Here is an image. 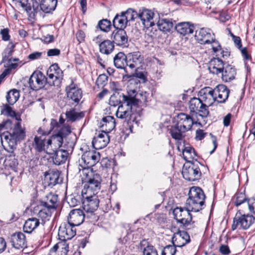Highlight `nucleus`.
Returning a JSON list of instances; mask_svg holds the SVG:
<instances>
[{
    "label": "nucleus",
    "mask_w": 255,
    "mask_h": 255,
    "mask_svg": "<svg viewBox=\"0 0 255 255\" xmlns=\"http://www.w3.org/2000/svg\"><path fill=\"white\" fill-rule=\"evenodd\" d=\"M195 37L198 43L208 45V47L211 48L214 53L220 52V54H217L216 56H219L222 55L223 56V51L218 41L215 39L214 34L210 29L201 28L196 31Z\"/></svg>",
    "instance_id": "f257e3e1"
},
{
    "label": "nucleus",
    "mask_w": 255,
    "mask_h": 255,
    "mask_svg": "<svg viewBox=\"0 0 255 255\" xmlns=\"http://www.w3.org/2000/svg\"><path fill=\"white\" fill-rule=\"evenodd\" d=\"M189 197L186 202V206L194 212L202 210L204 206L205 196L202 190L198 187H192L188 193Z\"/></svg>",
    "instance_id": "f03ea898"
},
{
    "label": "nucleus",
    "mask_w": 255,
    "mask_h": 255,
    "mask_svg": "<svg viewBox=\"0 0 255 255\" xmlns=\"http://www.w3.org/2000/svg\"><path fill=\"white\" fill-rule=\"evenodd\" d=\"M100 155L98 152L95 150L85 151L79 160V166L85 174H92V171L90 167L95 165L100 160Z\"/></svg>",
    "instance_id": "7ed1b4c3"
},
{
    "label": "nucleus",
    "mask_w": 255,
    "mask_h": 255,
    "mask_svg": "<svg viewBox=\"0 0 255 255\" xmlns=\"http://www.w3.org/2000/svg\"><path fill=\"white\" fill-rule=\"evenodd\" d=\"M85 174L87 177L85 179L86 183L82 191V194H87L89 196L96 195L100 189L101 178L100 175L94 174L93 172L91 175L90 174Z\"/></svg>",
    "instance_id": "20e7f679"
},
{
    "label": "nucleus",
    "mask_w": 255,
    "mask_h": 255,
    "mask_svg": "<svg viewBox=\"0 0 255 255\" xmlns=\"http://www.w3.org/2000/svg\"><path fill=\"white\" fill-rule=\"evenodd\" d=\"M255 220L252 215L243 214V212L239 210L234 218L232 229L247 230L254 223Z\"/></svg>",
    "instance_id": "39448f33"
},
{
    "label": "nucleus",
    "mask_w": 255,
    "mask_h": 255,
    "mask_svg": "<svg viewBox=\"0 0 255 255\" xmlns=\"http://www.w3.org/2000/svg\"><path fill=\"white\" fill-rule=\"evenodd\" d=\"M15 44L13 42H9L4 50L2 54V62L4 63V67L9 69V70L16 69L18 66L23 64L18 58H12L11 55L14 52Z\"/></svg>",
    "instance_id": "423d86ee"
},
{
    "label": "nucleus",
    "mask_w": 255,
    "mask_h": 255,
    "mask_svg": "<svg viewBox=\"0 0 255 255\" xmlns=\"http://www.w3.org/2000/svg\"><path fill=\"white\" fill-rule=\"evenodd\" d=\"M202 166V165L196 160L194 162L184 164L182 171L183 177L190 181L199 179L201 176L200 166Z\"/></svg>",
    "instance_id": "0eeeda50"
},
{
    "label": "nucleus",
    "mask_w": 255,
    "mask_h": 255,
    "mask_svg": "<svg viewBox=\"0 0 255 255\" xmlns=\"http://www.w3.org/2000/svg\"><path fill=\"white\" fill-rule=\"evenodd\" d=\"M123 104L118 107L116 112V116L118 118L121 119H125L127 121L128 124L129 125V127L130 131H131V128L133 127V124H137L135 118V114L132 112L133 107L127 106L124 103V101L123 100Z\"/></svg>",
    "instance_id": "6e6552de"
},
{
    "label": "nucleus",
    "mask_w": 255,
    "mask_h": 255,
    "mask_svg": "<svg viewBox=\"0 0 255 255\" xmlns=\"http://www.w3.org/2000/svg\"><path fill=\"white\" fill-rule=\"evenodd\" d=\"M191 211L194 212L193 210L188 209L187 206L185 207H176L173 211L174 218L178 222L181 223L185 226L187 227L192 221V215L190 213Z\"/></svg>",
    "instance_id": "1a4fd4ad"
},
{
    "label": "nucleus",
    "mask_w": 255,
    "mask_h": 255,
    "mask_svg": "<svg viewBox=\"0 0 255 255\" xmlns=\"http://www.w3.org/2000/svg\"><path fill=\"white\" fill-rule=\"evenodd\" d=\"M49 82L54 86L60 85L63 79V71L60 69L57 64L51 65L47 72Z\"/></svg>",
    "instance_id": "9d476101"
},
{
    "label": "nucleus",
    "mask_w": 255,
    "mask_h": 255,
    "mask_svg": "<svg viewBox=\"0 0 255 255\" xmlns=\"http://www.w3.org/2000/svg\"><path fill=\"white\" fill-rule=\"evenodd\" d=\"M138 17L140 19L145 27L154 25L159 18V14L151 10L143 9L138 13Z\"/></svg>",
    "instance_id": "9b49d317"
},
{
    "label": "nucleus",
    "mask_w": 255,
    "mask_h": 255,
    "mask_svg": "<svg viewBox=\"0 0 255 255\" xmlns=\"http://www.w3.org/2000/svg\"><path fill=\"white\" fill-rule=\"evenodd\" d=\"M82 206L83 209L87 213H93L98 208L99 204V200L96 195H90L82 194Z\"/></svg>",
    "instance_id": "f8f14e48"
},
{
    "label": "nucleus",
    "mask_w": 255,
    "mask_h": 255,
    "mask_svg": "<svg viewBox=\"0 0 255 255\" xmlns=\"http://www.w3.org/2000/svg\"><path fill=\"white\" fill-rule=\"evenodd\" d=\"M198 96L207 109L216 101L213 89L209 87L201 89Z\"/></svg>",
    "instance_id": "ddd939ff"
},
{
    "label": "nucleus",
    "mask_w": 255,
    "mask_h": 255,
    "mask_svg": "<svg viewBox=\"0 0 255 255\" xmlns=\"http://www.w3.org/2000/svg\"><path fill=\"white\" fill-rule=\"evenodd\" d=\"M189 108L191 113H198L202 117H207L209 113L208 109L204 106L199 97L190 100Z\"/></svg>",
    "instance_id": "4468645a"
},
{
    "label": "nucleus",
    "mask_w": 255,
    "mask_h": 255,
    "mask_svg": "<svg viewBox=\"0 0 255 255\" xmlns=\"http://www.w3.org/2000/svg\"><path fill=\"white\" fill-rule=\"evenodd\" d=\"M46 81V78L42 72H34L29 78V84L31 89L36 91L43 88Z\"/></svg>",
    "instance_id": "2eb2a0df"
},
{
    "label": "nucleus",
    "mask_w": 255,
    "mask_h": 255,
    "mask_svg": "<svg viewBox=\"0 0 255 255\" xmlns=\"http://www.w3.org/2000/svg\"><path fill=\"white\" fill-rule=\"evenodd\" d=\"M75 226L69 223H63L60 226L58 236L61 240L66 241L71 239L76 235Z\"/></svg>",
    "instance_id": "dca6fc26"
},
{
    "label": "nucleus",
    "mask_w": 255,
    "mask_h": 255,
    "mask_svg": "<svg viewBox=\"0 0 255 255\" xmlns=\"http://www.w3.org/2000/svg\"><path fill=\"white\" fill-rule=\"evenodd\" d=\"M196 122L192 116L185 113H180L177 116V123L183 131H188L191 129L193 125Z\"/></svg>",
    "instance_id": "f3484780"
},
{
    "label": "nucleus",
    "mask_w": 255,
    "mask_h": 255,
    "mask_svg": "<svg viewBox=\"0 0 255 255\" xmlns=\"http://www.w3.org/2000/svg\"><path fill=\"white\" fill-rule=\"evenodd\" d=\"M143 57L139 52L129 54L128 56L127 67L131 70H135L142 67Z\"/></svg>",
    "instance_id": "a211bd4d"
},
{
    "label": "nucleus",
    "mask_w": 255,
    "mask_h": 255,
    "mask_svg": "<svg viewBox=\"0 0 255 255\" xmlns=\"http://www.w3.org/2000/svg\"><path fill=\"white\" fill-rule=\"evenodd\" d=\"M123 100L127 106L131 107L138 106L147 102L146 93L137 95L135 97L123 95Z\"/></svg>",
    "instance_id": "6ab92c4d"
},
{
    "label": "nucleus",
    "mask_w": 255,
    "mask_h": 255,
    "mask_svg": "<svg viewBox=\"0 0 255 255\" xmlns=\"http://www.w3.org/2000/svg\"><path fill=\"white\" fill-rule=\"evenodd\" d=\"M214 94L216 101L220 103H224L228 99L230 90L224 85H219L214 89Z\"/></svg>",
    "instance_id": "aec40b11"
},
{
    "label": "nucleus",
    "mask_w": 255,
    "mask_h": 255,
    "mask_svg": "<svg viewBox=\"0 0 255 255\" xmlns=\"http://www.w3.org/2000/svg\"><path fill=\"white\" fill-rule=\"evenodd\" d=\"M85 214L80 209H75L70 211L68 218V222L74 226L81 225L84 221Z\"/></svg>",
    "instance_id": "412c9836"
},
{
    "label": "nucleus",
    "mask_w": 255,
    "mask_h": 255,
    "mask_svg": "<svg viewBox=\"0 0 255 255\" xmlns=\"http://www.w3.org/2000/svg\"><path fill=\"white\" fill-rule=\"evenodd\" d=\"M190 241V236L185 231H178L175 233L172 237V242L175 247H181L188 243Z\"/></svg>",
    "instance_id": "4be33fe9"
},
{
    "label": "nucleus",
    "mask_w": 255,
    "mask_h": 255,
    "mask_svg": "<svg viewBox=\"0 0 255 255\" xmlns=\"http://www.w3.org/2000/svg\"><path fill=\"white\" fill-rule=\"evenodd\" d=\"M109 141L110 138L108 134L102 132L94 137L92 145L94 148L100 149L106 146Z\"/></svg>",
    "instance_id": "5701e85b"
},
{
    "label": "nucleus",
    "mask_w": 255,
    "mask_h": 255,
    "mask_svg": "<svg viewBox=\"0 0 255 255\" xmlns=\"http://www.w3.org/2000/svg\"><path fill=\"white\" fill-rule=\"evenodd\" d=\"M10 242L12 246L16 249H20L26 246L25 236L21 232L12 234L10 237Z\"/></svg>",
    "instance_id": "b1692460"
},
{
    "label": "nucleus",
    "mask_w": 255,
    "mask_h": 255,
    "mask_svg": "<svg viewBox=\"0 0 255 255\" xmlns=\"http://www.w3.org/2000/svg\"><path fill=\"white\" fill-rule=\"evenodd\" d=\"M67 96L76 103L79 102L82 98V92L73 83H72L66 89Z\"/></svg>",
    "instance_id": "393cba45"
},
{
    "label": "nucleus",
    "mask_w": 255,
    "mask_h": 255,
    "mask_svg": "<svg viewBox=\"0 0 255 255\" xmlns=\"http://www.w3.org/2000/svg\"><path fill=\"white\" fill-rule=\"evenodd\" d=\"M224 65L223 61L219 57L213 58L209 62L208 69L210 73L218 75L224 69Z\"/></svg>",
    "instance_id": "a878e982"
},
{
    "label": "nucleus",
    "mask_w": 255,
    "mask_h": 255,
    "mask_svg": "<svg viewBox=\"0 0 255 255\" xmlns=\"http://www.w3.org/2000/svg\"><path fill=\"white\" fill-rule=\"evenodd\" d=\"M115 120L112 116H107L102 119L99 123V127L102 132L107 134L111 131L115 127Z\"/></svg>",
    "instance_id": "bb28decb"
},
{
    "label": "nucleus",
    "mask_w": 255,
    "mask_h": 255,
    "mask_svg": "<svg viewBox=\"0 0 255 255\" xmlns=\"http://www.w3.org/2000/svg\"><path fill=\"white\" fill-rule=\"evenodd\" d=\"M64 139V138L58 133L48 138L47 146H49V152L54 151L60 148L63 143Z\"/></svg>",
    "instance_id": "cd10ccee"
},
{
    "label": "nucleus",
    "mask_w": 255,
    "mask_h": 255,
    "mask_svg": "<svg viewBox=\"0 0 255 255\" xmlns=\"http://www.w3.org/2000/svg\"><path fill=\"white\" fill-rule=\"evenodd\" d=\"M47 145V139L43 136H38L36 135L34 137L33 146L35 149L38 152L42 151L47 153L50 152L49 146Z\"/></svg>",
    "instance_id": "c85d7f7f"
},
{
    "label": "nucleus",
    "mask_w": 255,
    "mask_h": 255,
    "mask_svg": "<svg viewBox=\"0 0 255 255\" xmlns=\"http://www.w3.org/2000/svg\"><path fill=\"white\" fill-rule=\"evenodd\" d=\"M112 38L118 45H124L128 42V36L124 29H117L113 32Z\"/></svg>",
    "instance_id": "c756f323"
},
{
    "label": "nucleus",
    "mask_w": 255,
    "mask_h": 255,
    "mask_svg": "<svg viewBox=\"0 0 255 255\" xmlns=\"http://www.w3.org/2000/svg\"><path fill=\"white\" fill-rule=\"evenodd\" d=\"M65 120L62 116L60 117L58 122L55 119H51L49 129L45 130L44 128L42 127L39 128L37 130V133L39 135V136L45 137V136L48 135L55 128L59 127L60 125L65 123Z\"/></svg>",
    "instance_id": "7c9ffc66"
},
{
    "label": "nucleus",
    "mask_w": 255,
    "mask_h": 255,
    "mask_svg": "<svg viewBox=\"0 0 255 255\" xmlns=\"http://www.w3.org/2000/svg\"><path fill=\"white\" fill-rule=\"evenodd\" d=\"M173 22L171 18H160L159 17L156 24L161 31L169 32L174 26Z\"/></svg>",
    "instance_id": "2f4dec72"
},
{
    "label": "nucleus",
    "mask_w": 255,
    "mask_h": 255,
    "mask_svg": "<svg viewBox=\"0 0 255 255\" xmlns=\"http://www.w3.org/2000/svg\"><path fill=\"white\" fill-rule=\"evenodd\" d=\"M175 29L181 35L192 33L194 31V26L188 22H180L175 25Z\"/></svg>",
    "instance_id": "473e14b6"
},
{
    "label": "nucleus",
    "mask_w": 255,
    "mask_h": 255,
    "mask_svg": "<svg viewBox=\"0 0 255 255\" xmlns=\"http://www.w3.org/2000/svg\"><path fill=\"white\" fill-rule=\"evenodd\" d=\"M44 180L48 186L55 185L58 183L59 173L56 170H50L44 174Z\"/></svg>",
    "instance_id": "72a5a7b5"
},
{
    "label": "nucleus",
    "mask_w": 255,
    "mask_h": 255,
    "mask_svg": "<svg viewBox=\"0 0 255 255\" xmlns=\"http://www.w3.org/2000/svg\"><path fill=\"white\" fill-rule=\"evenodd\" d=\"M69 247L65 243H58L50 250L49 255H67Z\"/></svg>",
    "instance_id": "f704fd0d"
},
{
    "label": "nucleus",
    "mask_w": 255,
    "mask_h": 255,
    "mask_svg": "<svg viewBox=\"0 0 255 255\" xmlns=\"http://www.w3.org/2000/svg\"><path fill=\"white\" fill-rule=\"evenodd\" d=\"M222 78L226 82L234 80L236 75V71L234 67L231 65H228L224 68L221 72Z\"/></svg>",
    "instance_id": "c9c22d12"
},
{
    "label": "nucleus",
    "mask_w": 255,
    "mask_h": 255,
    "mask_svg": "<svg viewBox=\"0 0 255 255\" xmlns=\"http://www.w3.org/2000/svg\"><path fill=\"white\" fill-rule=\"evenodd\" d=\"M127 62L128 57L123 52H119L114 58V65L118 69H125Z\"/></svg>",
    "instance_id": "e433bc0d"
},
{
    "label": "nucleus",
    "mask_w": 255,
    "mask_h": 255,
    "mask_svg": "<svg viewBox=\"0 0 255 255\" xmlns=\"http://www.w3.org/2000/svg\"><path fill=\"white\" fill-rule=\"evenodd\" d=\"M100 52L104 54L111 53L114 49L113 42L110 40H105L99 44Z\"/></svg>",
    "instance_id": "4c0bfd02"
},
{
    "label": "nucleus",
    "mask_w": 255,
    "mask_h": 255,
    "mask_svg": "<svg viewBox=\"0 0 255 255\" xmlns=\"http://www.w3.org/2000/svg\"><path fill=\"white\" fill-rule=\"evenodd\" d=\"M57 3V0H42L40 4L41 9L45 13L54 10Z\"/></svg>",
    "instance_id": "58836bf2"
},
{
    "label": "nucleus",
    "mask_w": 255,
    "mask_h": 255,
    "mask_svg": "<svg viewBox=\"0 0 255 255\" xmlns=\"http://www.w3.org/2000/svg\"><path fill=\"white\" fill-rule=\"evenodd\" d=\"M39 225V220L36 218H32L27 219L23 226V231L27 233H31Z\"/></svg>",
    "instance_id": "ea45409f"
},
{
    "label": "nucleus",
    "mask_w": 255,
    "mask_h": 255,
    "mask_svg": "<svg viewBox=\"0 0 255 255\" xmlns=\"http://www.w3.org/2000/svg\"><path fill=\"white\" fill-rule=\"evenodd\" d=\"M68 152L65 150H59L55 151L53 157V162L59 165L64 163L67 160Z\"/></svg>",
    "instance_id": "a19ab883"
},
{
    "label": "nucleus",
    "mask_w": 255,
    "mask_h": 255,
    "mask_svg": "<svg viewBox=\"0 0 255 255\" xmlns=\"http://www.w3.org/2000/svg\"><path fill=\"white\" fill-rule=\"evenodd\" d=\"M113 22V25L117 29H124L127 26L128 23L121 12L120 14H117L115 16Z\"/></svg>",
    "instance_id": "79ce46f5"
},
{
    "label": "nucleus",
    "mask_w": 255,
    "mask_h": 255,
    "mask_svg": "<svg viewBox=\"0 0 255 255\" xmlns=\"http://www.w3.org/2000/svg\"><path fill=\"white\" fill-rule=\"evenodd\" d=\"M183 158L188 163L194 162V159L196 157V153L191 147H185L182 151Z\"/></svg>",
    "instance_id": "37998d69"
},
{
    "label": "nucleus",
    "mask_w": 255,
    "mask_h": 255,
    "mask_svg": "<svg viewBox=\"0 0 255 255\" xmlns=\"http://www.w3.org/2000/svg\"><path fill=\"white\" fill-rule=\"evenodd\" d=\"M57 195L49 194L46 196V201L41 202V206H45L53 210L57 207Z\"/></svg>",
    "instance_id": "c03bdc74"
},
{
    "label": "nucleus",
    "mask_w": 255,
    "mask_h": 255,
    "mask_svg": "<svg viewBox=\"0 0 255 255\" xmlns=\"http://www.w3.org/2000/svg\"><path fill=\"white\" fill-rule=\"evenodd\" d=\"M186 131L181 130V128L179 127L177 124L172 127L170 129V133L172 138L177 140L181 139L184 136L183 134Z\"/></svg>",
    "instance_id": "a18cd8bd"
},
{
    "label": "nucleus",
    "mask_w": 255,
    "mask_h": 255,
    "mask_svg": "<svg viewBox=\"0 0 255 255\" xmlns=\"http://www.w3.org/2000/svg\"><path fill=\"white\" fill-rule=\"evenodd\" d=\"M19 97L18 91L14 89L8 92L6 100L9 105H13L18 100Z\"/></svg>",
    "instance_id": "49530a36"
},
{
    "label": "nucleus",
    "mask_w": 255,
    "mask_h": 255,
    "mask_svg": "<svg viewBox=\"0 0 255 255\" xmlns=\"http://www.w3.org/2000/svg\"><path fill=\"white\" fill-rule=\"evenodd\" d=\"M128 22L133 21L138 17V13L132 8H128L125 11L121 12Z\"/></svg>",
    "instance_id": "de8ad7c7"
},
{
    "label": "nucleus",
    "mask_w": 255,
    "mask_h": 255,
    "mask_svg": "<svg viewBox=\"0 0 255 255\" xmlns=\"http://www.w3.org/2000/svg\"><path fill=\"white\" fill-rule=\"evenodd\" d=\"M66 116L68 121L74 122L82 118L84 114L82 113L76 112L75 110H70L66 113Z\"/></svg>",
    "instance_id": "09e8293b"
},
{
    "label": "nucleus",
    "mask_w": 255,
    "mask_h": 255,
    "mask_svg": "<svg viewBox=\"0 0 255 255\" xmlns=\"http://www.w3.org/2000/svg\"><path fill=\"white\" fill-rule=\"evenodd\" d=\"M61 124L59 127L55 128L58 130V133L61 134L63 138H65L66 136L71 133V127L66 124Z\"/></svg>",
    "instance_id": "8fccbe9b"
},
{
    "label": "nucleus",
    "mask_w": 255,
    "mask_h": 255,
    "mask_svg": "<svg viewBox=\"0 0 255 255\" xmlns=\"http://www.w3.org/2000/svg\"><path fill=\"white\" fill-rule=\"evenodd\" d=\"M39 207L40 210L38 213L39 217L43 219H46L51 216L52 209L45 206H41V204L39 205Z\"/></svg>",
    "instance_id": "3c124183"
},
{
    "label": "nucleus",
    "mask_w": 255,
    "mask_h": 255,
    "mask_svg": "<svg viewBox=\"0 0 255 255\" xmlns=\"http://www.w3.org/2000/svg\"><path fill=\"white\" fill-rule=\"evenodd\" d=\"M235 204L236 206H239L241 204H244L247 201L245 194L242 193L236 194L235 196Z\"/></svg>",
    "instance_id": "603ef678"
},
{
    "label": "nucleus",
    "mask_w": 255,
    "mask_h": 255,
    "mask_svg": "<svg viewBox=\"0 0 255 255\" xmlns=\"http://www.w3.org/2000/svg\"><path fill=\"white\" fill-rule=\"evenodd\" d=\"M98 25L102 31L107 32L110 30L111 24L110 21L103 19L99 22Z\"/></svg>",
    "instance_id": "864d4df0"
},
{
    "label": "nucleus",
    "mask_w": 255,
    "mask_h": 255,
    "mask_svg": "<svg viewBox=\"0 0 255 255\" xmlns=\"http://www.w3.org/2000/svg\"><path fill=\"white\" fill-rule=\"evenodd\" d=\"M176 247L171 245L166 246L162 251V255H174L176 253Z\"/></svg>",
    "instance_id": "5fc2aeb1"
},
{
    "label": "nucleus",
    "mask_w": 255,
    "mask_h": 255,
    "mask_svg": "<svg viewBox=\"0 0 255 255\" xmlns=\"http://www.w3.org/2000/svg\"><path fill=\"white\" fill-rule=\"evenodd\" d=\"M143 255H158L155 248L151 245L146 247L143 251Z\"/></svg>",
    "instance_id": "6e6d98bb"
},
{
    "label": "nucleus",
    "mask_w": 255,
    "mask_h": 255,
    "mask_svg": "<svg viewBox=\"0 0 255 255\" xmlns=\"http://www.w3.org/2000/svg\"><path fill=\"white\" fill-rule=\"evenodd\" d=\"M1 114L11 117H14L16 116L15 112L7 105L3 107V108L1 110Z\"/></svg>",
    "instance_id": "4d7b16f0"
},
{
    "label": "nucleus",
    "mask_w": 255,
    "mask_h": 255,
    "mask_svg": "<svg viewBox=\"0 0 255 255\" xmlns=\"http://www.w3.org/2000/svg\"><path fill=\"white\" fill-rule=\"evenodd\" d=\"M108 77L105 74H101L99 76L96 81L98 86L103 87L107 83Z\"/></svg>",
    "instance_id": "13d9d810"
},
{
    "label": "nucleus",
    "mask_w": 255,
    "mask_h": 255,
    "mask_svg": "<svg viewBox=\"0 0 255 255\" xmlns=\"http://www.w3.org/2000/svg\"><path fill=\"white\" fill-rule=\"evenodd\" d=\"M0 34L1 35L2 39L4 41H7L10 38L9 34V29L7 28L1 29L0 31Z\"/></svg>",
    "instance_id": "bf43d9fd"
},
{
    "label": "nucleus",
    "mask_w": 255,
    "mask_h": 255,
    "mask_svg": "<svg viewBox=\"0 0 255 255\" xmlns=\"http://www.w3.org/2000/svg\"><path fill=\"white\" fill-rule=\"evenodd\" d=\"M247 205L250 212L255 214V199H249Z\"/></svg>",
    "instance_id": "052dcab7"
},
{
    "label": "nucleus",
    "mask_w": 255,
    "mask_h": 255,
    "mask_svg": "<svg viewBox=\"0 0 255 255\" xmlns=\"http://www.w3.org/2000/svg\"><path fill=\"white\" fill-rule=\"evenodd\" d=\"M219 252L224 255H227L231 252L228 246L225 245H222L220 247Z\"/></svg>",
    "instance_id": "680f3d73"
},
{
    "label": "nucleus",
    "mask_w": 255,
    "mask_h": 255,
    "mask_svg": "<svg viewBox=\"0 0 255 255\" xmlns=\"http://www.w3.org/2000/svg\"><path fill=\"white\" fill-rule=\"evenodd\" d=\"M42 55V53L40 52H34L30 54L28 57L30 60H34L35 59H39Z\"/></svg>",
    "instance_id": "e2e57ef3"
},
{
    "label": "nucleus",
    "mask_w": 255,
    "mask_h": 255,
    "mask_svg": "<svg viewBox=\"0 0 255 255\" xmlns=\"http://www.w3.org/2000/svg\"><path fill=\"white\" fill-rule=\"evenodd\" d=\"M241 53L244 58L245 60H251L252 57L250 54H249L248 51L247 50V48L246 47L243 48L241 50Z\"/></svg>",
    "instance_id": "0e129e2a"
},
{
    "label": "nucleus",
    "mask_w": 255,
    "mask_h": 255,
    "mask_svg": "<svg viewBox=\"0 0 255 255\" xmlns=\"http://www.w3.org/2000/svg\"><path fill=\"white\" fill-rule=\"evenodd\" d=\"M60 53V51L59 49L57 48L54 49H50L47 51V55L48 56H54L59 55Z\"/></svg>",
    "instance_id": "69168bd1"
},
{
    "label": "nucleus",
    "mask_w": 255,
    "mask_h": 255,
    "mask_svg": "<svg viewBox=\"0 0 255 255\" xmlns=\"http://www.w3.org/2000/svg\"><path fill=\"white\" fill-rule=\"evenodd\" d=\"M206 134V133H205L203 131V130L202 129H198L196 131V139L197 140H202Z\"/></svg>",
    "instance_id": "338daca9"
},
{
    "label": "nucleus",
    "mask_w": 255,
    "mask_h": 255,
    "mask_svg": "<svg viewBox=\"0 0 255 255\" xmlns=\"http://www.w3.org/2000/svg\"><path fill=\"white\" fill-rule=\"evenodd\" d=\"M76 36L78 41L81 42L84 40V38L85 37V34L84 32V31H83L81 30H80L77 32Z\"/></svg>",
    "instance_id": "774afa93"
}]
</instances>
